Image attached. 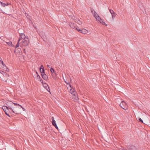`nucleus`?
<instances>
[{
  "label": "nucleus",
  "mask_w": 150,
  "mask_h": 150,
  "mask_svg": "<svg viewBox=\"0 0 150 150\" xmlns=\"http://www.w3.org/2000/svg\"><path fill=\"white\" fill-rule=\"evenodd\" d=\"M15 106H16L15 107H14L13 108V110L11 108H10L11 110H12L13 112L15 114H19L20 112L18 111V110L19 108V107H18V106H19L21 107V108H22L23 111H25V109L23 108L22 107L19 105V104H18L17 105V104H13Z\"/></svg>",
  "instance_id": "1"
},
{
  "label": "nucleus",
  "mask_w": 150,
  "mask_h": 150,
  "mask_svg": "<svg viewBox=\"0 0 150 150\" xmlns=\"http://www.w3.org/2000/svg\"><path fill=\"white\" fill-rule=\"evenodd\" d=\"M29 43V40L28 38H25L23 39L22 41V46H27Z\"/></svg>",
  "instance_id": "2"
},
{
  "label": "nucleus",
  "mask_w": 150,
  "mask_h": 150,
  "mask_svg": "<svg viewBox=\"0 0 150 150\" xmlns=\"http://www.w3.org/2000/svg\"><path fill=\"white\" fill-rule=\"evenodd\" d=\"M91 12L92 13H93V16L96 18V21H100L101 19L100 17L98 16V14L95 11H91Z\"/></svg>",
  "instance_id": "3"
},
{
  "label": "nucleus",
  "mask_w": 150,
  "mask_h": 150,
  "mask_svg": "<svg viewBox=\"0 0 150 150\" xmlns=\"http://www.w3.org/2000/svg\"><path fill=\"white\" fill-rule=\"evenodd\" d=\"M120 106L122 109L126 110L128 108V105L127 104H120Z\"/></svg>",
  "instance_id": "4"
},
{
  "label": "nucleus",
  "mask_w": 150,
  "mask_h": 150,
  "mask_svg": "<svg viewBox=\"0 0 150 150\" xmlns=\"http://www.w3.org/2000/svg\"><path fill=\"white\" fill-rule=\"evenodd\" d=\"M69 25L70 27L72 28L75 29L76 30H77L78 28L76 27V24L73 23H69Z\"/></svg>",
  "instance_id": "5"
},
{
  "label": "nucleus",
  "mask_w": 150,
  "mask_h": 150,
  "mask_svg": "<svg viewBox=\"0 0 150 150\" xmlns=\"http://www.w3.org/2000/svg\"><path fill=\"white\" fill-rule=\"evenodd\" d=\"M77 30L82 33L84 34H86L87 33V30L85 29H78Z\"/></svg>",
  "instance_id": "6"
},
{
  "label": "nucleus",
  "mask_w": 150,
  "mask_h": 150,
  "mask_svg": "<svg viewBox=\"0 0 150 150\" xmlns=\"http://www.w3.org/2000/svg\"><path fill=\"white\" fill-rule=\"evenodd\" d=\"M70 88V91L69 92L70 93H71V94H72L73 93H74L73 94L74 95H75V93L74 92V89L72 88H72L71 87V85L70 84H69V86Z\"/></svg>",
  "instance_id": "7"
},
{
  "label": "nucleus",
  "mask_w": 150,
  "mask_h": 150,
  "mask_svg": "<svg viewBox=\"0 0 150 150\" xmlns=\"http://www.w3.org/2000/svg\"><path fill=\"white\" fill-rule=\"evenodd\" d=\"M42 78L45 80H46L48 79V76L45 74H41Z\"/></svg>",
  "instance_id": "8"
},
{
  "label": "nucleus",
  "mask_w": 150,
  "mask_h": 150,
  "mask_svg": "<svg viewBox=\"0 0 150 150\" xmlns=\"http://www.w3.org/2000/svg\"><path fill=\"white\" fill-rule=\"evenodd\" d=\"M0 4L3 7H4L6 6H7L10 4L9 3H7L6 4H5L4 3H3L2 2H0Z\"/></svg>",
  "instance_id": "9"
},
{
  "label": "nucleus",
  "mask_w": 150,
  "mask_h": 150,
  "mask_svg": "<svg viewBox=\"0 0 150 150\" xmlns=\"http://www.w3.org/2000/svg\"><path fill=\"white\" fill-rule=\"evenodd\" d=\"M52 125L54 126V125H56V121L54 120V118L53 117H52Z\"/></svg>",
  "instance_id": "10"
},
{
  "label": "nucleus",
  "mask_w": 150,
  "mask_h": 150,
  "mask_svg": "<svg viewBox=\"0 0 150 150\" xmlns=\"http://www.w3.org/2000/svg\"><path fill=\"white\" fill-rule=\"evenodd\" d=\"M75 22L76 23H77L79 24L80 25H81L82 24V23L81 21L79 19L76 18V19H75Z\"/></svg>",
  "instance_id": "11"
},
{
  "label": "nucleus",
  "mask_w": 150,
  "mask_h": 150,
  "mask_svg": "<svg viewBox=\"0 0 150 150\" xmlns=\"http://www.w3.org/2000/svg\"><path fill=\"white\" fill-rule=\"evenodd\" d=\"M2 108L5 112V111H6L7 110H8V108L6 106L3 105L2 106Z\"/></svg>",
  "instance_id": "12"
},
{
  "label": "nucleus",
  "mask_w": 150,
  "mask_h": 150,
  "mask_svg": "<svg viewBox=\"0 0 150 150\" xmlns=\"http://www.w3.org/2000/svg\"><path fill=\"white\" fill-rule=\"evenodd\" d=\"M25 38H27V37H26L25 36V35L23 33H21V35H20V37L19 38V40L20 39H24Z\"/></svg>",
  "instance_id": "13"
},
{
  "label": "nucleus",
  "mask_w": 150,
  "mask_h": 150,
  "mask_svg": "<svg viewBox=\"0 0 150 150\" xmlns=\"http://www.w3.org/2000/svg\"><path fill=\"white\" fill-rule=\"evenodd\" d=\"M21 48H17L15 49V50L14 51V52H16L18 53L20 52L21 51Z\"/></svg>",
  "instance_id": "14"
},
{
  "label": "nucleus",
  "mask_w": 150,
  "mask_h": 150,
  "mask_svg": "<svg viewBox=\"0 0 150 150\" xmlns=\"http://www.w3.org/2000/svg\"><path fill=\"white\" fill-rule=\"evenodd\" d=\"M2 67L4 69V70H5L7 71H9V69L5 65L4 66H3Z\"/></svg>",
  "instance_id": "15"
},
{
  "label": "nucleus",
  "mask_w": 150,
  "mask_h": 150,
  "mask_svg": "<svg viewBox=\"0 0 150 150\" xmlns=\"http://www.w3.org/2000/svg\"><path fill=\"white\" fill-rule=\"evenodd\" d=\"M50 71L52 74V72H53L54 74H56V71L54 70V69H53V68H51Z\"/></svg>",
  "instance_id": "16"
},
{
  "label": "nucleus",
  "mask_w": 150,
  "mask_h": 150,
  "mask_svg": "<svg viewBox=\"0 0 150 150\" xmlns=\"http://www.w3.org/2000/svg\"><path fill=\"white\" fill-rule=\"evenodd\" d=\"M117 102L122 103L123 102L125 103L124 100H122L121 99L119 98L117 99Z\"/></svg>",
  "instance_id": "17"
},
{
  "label": "nucleus",
  "mask_w": 150,
  "mask_h": 150,
  "mask_svg": "<svg viewBox=\"0 0 150 150\" xmlns=\"http://www.w3.org/2000/svg\"><path fill=\"white\" fill-rule=\"evenodd\" d=\"M20 41V39L18 40L17 42V43L16 46V47L15 48L16 49L19 46V41Z\"/></svg>",
  "instance_id": "18"
},
{
  "label": "nucleus",
  "mask_w": 150,
  "mask_h": 150,
  "mask_svg": "<svg viewBox=\"0 0 150 150\" xmlns=\"http://www.w3.org/2000/svg\"><path fill=\"white\" fill-rule=\"evenodd\" d=\"M112 18L113 19L116 16V13L115 12H113V13L111 14Z\"/></svg>",
  "instance_id": "19"
},
{
  "label": "nucleus",
  "mask_w": 150,
  "mask_h": 150,
  "mask_svg": "<svg viewBox=\"0 0 150 150\" xmlns=\"http://www.w3.org/2000/svg\"><path fill=\"white\" fill-rule=\"evenodd\" d=\"M40 71L41 73V74H45V69L44 68L42 69H41V70H40Z\"/></svg>",
  "instance_id": "20"
},
{
  "label": "nucleus",
  "mask_w": 150,
  "mask_h": 150,
  "mask_svg": "<svg viewBox=\"0 0 150 150\" xmlns=\"http://www.w3.org/2000/svg\"><path fill=\"white\" fill-rule=\"evenodd\" d=\"M6 43L9 46H12V42L11 41H9L8 42H6Z\"/></svg>",
  "instance_id": "21"
},
{
  "label": "nucleus",
  "mask_w": 150,
  "mask_h": 150,
  "mask_svg": "<svg viewBox=\"0 0 150 150\" xmlns=\"http://www.w3.org/2000/svg\"><path fill=\"white\" fill-rule=\"evenodd\" d=\"M99 22L101 23H102L103 25H105L106 24L103 21V20L102 19H101L100 21H99Z\"/></svg>",
  "instance_id": "22"
},
{
  "label": "nucleus",
  "mask_w": 150,
  "mask_h": 150,
  "mask_svg": "<svg viewBox=\"0 0 150 150\" xmlns=\"http://www.w3.org/2000/svg\"><path fill=\"white\" fill-rule=\"evenodd\" d=\"M129 150H137V149L134 146H133L129 149Z\"/></svg>",
  "instance_id": "23"
},
{
  "label": "nucleus",
  "mask_w": 150,
  "mask_h": 150,
  "mask_svg": "<svg viewBox=\"0 0 150 150\" xmlns=\"http://www.w3.org/2000/svg\"><path fill=\"white\" fill-rule=\"evenodd\" d=\"M3 72L4 74H3V75H7V74L6 73L4 72L3 71H0V73L3 74Z\"/></svg>",
  "instance_id": "24"
},
{
  "label": "nucleus",
  "mask_w": 150,
  "mask_h": 150,
  "mask_svg": "<svg viewBox=\"0 0 150 150\" xmlns=\"http://www.w3.org/2000/svg\"><path fill=\"white\" fill-rule=\"evenodd\" d=\"M109 11L110 13H111V14H112V13H113V12H114L113 10H112L110 9H109Z\"/></svg>",
  "instance_id": "25"
},
{
  "label": "nucleus",
  "mask_w": 150,
  "mask_h": 150,
  "mask_svg": "<svg viewBox=\"0 0 150 150\" xmlns=\"http://www.w3.org/2000/svg\"><path fill=\"white\" fill-rule=\"evenodd\" d=\"M71 18L73 20H74V21H75V19H76V17L74 16H73L71 17Z\"/></svg>",
  "instance_id": "26"
},
{
  "label": "nucleus",
  "mask_w": 150,
  "mask_h": 150,
  "mask_svg": "<svg viewBox=\"0 0 150 150\" xmlns=\"http://www.w3.org/2000/svg\"><path fill=\"white\" fill-rule=\"evenodd\" d=\"M0 61L1 62L2 65H3V66H4L5 65V64H4V63L2 61L0 60Z\"/></svg>",
  "instance_id": "27"
},
{
  "label": "nucleus",
  "mask_w": 150,
  "mask_h": 150,
  "mask_svg": "<svg viewBox=\"0 0 150 150\" xmlns=\"http://www.w3.org/2000/svg\"><path fill=\"white\" fill-rule=\"evenodd\" d=\"M44 67L43 66V65H41V67H40V70H41V69H43V68H44Z\"/></svg>",
  "instance_id": "28"
},
{
  "label": "nucleus",
  "mask_w": 150,
  "mask_h": 150,
  "mask_svg": "<svg viewBox=\"0 0 150 150\" xmlns=\"http://www.w3.org/2000/svg\"><path fill=\"white\" fill-rule=\"evenodd\" d=\"M37 77L38 79H40V78H41L40 77L38 74Z\"/></svg>",
  "instance_id": "29"
},
{
  "label": "nucleus",
  "mask_w": 150,
  "mask_h": 150,
  "mask_svg": "<svg viewBox=\"0 0 150 150\" xmlns=\"http://www.w3.org/2000/svg\"><path fill=\"white\" fill-rule=\"evenodd\" d=\"M40 81L42 83H43V80L41 78L40 79Z\"/></svg>",
  "instance_id": "30"
},
{
  "label": "nucleus",
  "mask_w": 150,
  "mask_h": 150,
  "mask_svg": "<svg viewBox=\"0 0 150 150\" xmlns=\"http://www.w3.org/2000/svg\"><path fill=\"white\" fill-rule=\"evenodd\" d=\"M5 113L8 116L10 117V116H9V115L8 114V113H7V111H5Z\"/></svg>",
  "instance_id": "31"
},
{
  "label": "nucleus",
  "mask_w": 150,
  "mask_h": 150,
  "mask_svg": "<svg viewBox=\"0 0 150 150\" xmlns=\"http://www.w3.org/2000/svg\"><path fill=\"white\" fill-rule=\"evenodd\" d=\"M139 121H141L142 123H143V121L141 118H139Z\"/></svg>",
  "instance_id": "32"
},
{
  "label": "nucleus",
  "mask_w": 150,
  "mask_h": 150,
  "mask_svg": "<svg viewBox=\"0 0 150 150\" xmlns=\"http://www.w3.org/2000/svg\"><path fill=\"white\" fill-rule=\"evenodd\" d=\"M54 126L55 127L56 129H57L58 130V127L57 126V125H56Z\"/></svg>",
  "instance_id": "33"
},
{
  "label": "nucleus",
  "mask_w": 150,
  "mask_h": 150,
  "mask_svg": "<svg viewBox=\"0 0 150 150\" xmlns=\"http://www.w3.org/2000/svg\"><path fill=\"white\" fill-rule=\"evenodd\" d=\"M65 82L67 84H68L69 85V84H70V83H69V82L68 83V82H67L66 81H65Z\"/></svg>",
  "instance_id": "34"
},
{
  "label": "nucleus",
  "mask_w": 150,
  "mask_h": 150,
  "mask_svg": "<svg viewBox=\"0 0 150 150\" xmlns=\"http://www.w3.org/2000/svg\"><path fill=\"white\" fill-rule=\"evenodd\" d=\"M23 51H24V52L25 53V49H24V50H23Z\"/></svg>",
  "instance_id": "35"
},
{
  "label": "nucleus",
  "mask_w": 150,
  "mask_h": 150,
  "mask_svg": "<svg viewBox=\"0 0 150 150\" xmlns=\"http://www.w3.org/2000/svg\"><path fill=\"white\" fill-rule=\"evenodd\" d=\"M45 83V86H47V84L46 83Z\"/></svg>",
  "instance_id": "36"
},
{
  "label": "nucleus",
  "mask_w": 150,
  "mask_h": 150,
  "mask_svg": "<svg viewBox=\"0 0 150 150\" xmlns=\"http://www.w3.org/2000/svg\"><path fill=\"white\" fill-rule=\"evenodd\" d=\"M9 102V101H8L7 102H6V103H8Z\"/></svg>",
  "instance_id": "37"
},
{
  "label": "nucleus",
  "mask_w": 150,
  "mask_h": 150,
  "mask_svg": "<svg viewBox=\"0 0 150 150\" xmlns=\"http://www.w3.org/2000/svg\"><path fill=\"white\" fill-rule=\"evenodd\" d=\"M47 67H49V68H50V67H49V65H47Z\"/></svg>",
  "instance_id": "38"
},
{
  "label": "nucleus",
  "mask_w": 150,
  "mask_h": 150,
  "mask_svg": "<svg viewBox=\"0 0 150 150\" xmlns=\"http://www.w3.org/2000/svg\"><path fill=\"white\" fill-rule=\"evenodd\" d=\"M36 73L37 74H38V72H36Z\"/></svg>",
  "instance_id": "39"
},
{
  "label": "nucleus",
  "mask_w": 150,
  "mask_h": 150,
  "mask_svg": "<svg viewBox=\"0 0 150 150\" xmlns=\"http://www.w3.org/2000/svg\"><path fill=\"white\" fill-rule=\"evenodd\" d=\"M1 1H0V2H1Z\"/></svg>",
  "instance_id": "40"
}]
</instances>
